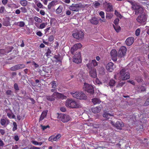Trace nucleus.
Here are the masks:
<instances>
[{
  "label": "nucleus",
  "mask_w": 149,
  "mask_h": 149,
  "mask_svg": "<svg viewBox=\"0 0 149 149\" xmlns=\"http://www.w3.org/2000/svg\"><path fill=\"white\" fill-rule=\"evenodd\" d=\"M101 110L100 108L99 107H96L92 109V112L94 113H97L99 112Z\"/></svg>",
  "instance_id": "obj_25"
},
{
  "label": "nucleus",
  "mask_w": 149,
  "mask_h": 149,
  "mask_svg": "<svg viewBox=\"0 0 149 149\" xmlns=\"http://www.w3.org/2000/svg\"><path fill=\"white\" fill-rule=\"evenodd\" d=\"M112 114H111L108 112H104L103 114V116L107 119H108L110 117L113 116Z\"/></svg>",
  "instance_id": "obj_26"
},
{
  "label": "nucleus",
  "mask_w": 149,
  "mask_h": 149,
  "mask_svg": "<svg viewBox=\"0 0 149 149\" xmlns=\"http://www.w3.org/2000/svg\"><path fill=\"white\" fill-rule=\"evenodd\" d=\"M83 7V6L81 4H72L71 6H70L69 9L72 11L77 12L81 10V8Z\"/></svg>",
  "instance_id": "obj_8"
},
{
  "label": "nucleus",
  "mask_w": 149,
  "mask_h": 149,
  "mask_svg": "<svg viewBox=\"0 0 149 149\" xmlns=\"http://www.w3.org/2000/svg\"><path fill=\"white\" fill-rule=\"evenodd\" d=\"M57 118L63 123L67 122L70 121L71 119L70 117L68 115L63 114H58Z\"/></svg>",
  "instance_id": "obj_7"
},
{
  "label": "nucleus",
  "mask_w": 149,
  "mask_h": 149,
  "mask_svg": "<svg viewBox=\"0 0 149 149\" xmlns=\"http://www.w3.org/2000/svg\"><path fill=\"white\" fill-rule=\"evenodd\" d=\"M17 25L20 27H23L25 25V23L23 21H21L17 22Z\"/></svg>",
  "instance_id": "obj_37"
},
{
  "label": "nucleus",
  "mask_w": 149,
  "mask_h": 149,
  "mask_svg": "<svg viewBox=\"0 0 149 149\" xmlns=\"http://www.w3.org/2000/svg\"><path fill=\"white\" fill-rule=\"evenodd\" d=\"M46 99L47 100L52 101H54V98L52 97V95L51 96H46Z\"/></svg>",
  "instance_id": "obj_41"
},
{
  "label": "nucleus",
  "mask_w": 149,
  "mask_h": 149,
  "mask_svg": "<svg viewBox=\"0 0 149 149\" xmlns=\"http://www.w3.org/2000/svg\"><path fill=\"white\" fill-rule=\"evenodd\" d=\"M40 13L41 15H44L45 14V11L43 10H41L40 12Z\"/></svg>",
  "instance_id": "obj_64"
},
{
  "label": "nucleus",
  "mask_w": 149,
  "mask_h": 149,
  "mask_svg": "<svg viewBox=\"0 0 149 149\" xmlns=\"http://www.w3.org/2000/svg\"><path fill=\"white\" fill-rule=\"evenodd\" d=\"M5 10V8L3 6H1L0 8V13H2L4 12Z\"/></svg>",
  "instance_id": "obj_57"
},
{
  "label": "nucleus",
  "mask_w": 149,
  "mask_h": 149,
  "mask_svg": "<svg viewBox=\"0 0 149 149\" xmlns=\"http://www.w3.org/2000/svg\"><path fill=\"white\" fill-rule=\"evenodd\" d=\"M50 84L52 86V88H56L57 86V84L55 81H52L51 82Z\"/></svg>",
  "instance_id": "obj_31"
},
{
  "label": "nucleus",
  "mask_w": 149,
  "mask_h": 149,
  "mask_svg": "<svg viewBox=\"0 0 149 149\" xmlns=\"http://www.w3.org/2000/svg\"><path fill=\"white\" fill-rule=\"evenodd\" d=\"M57 3L58 1L57 0L52 1L50 3H49L47 6L48 9H50L52 6L57 4Z\"/></svg>",
  "instance_id": "obj_21"
},
{
  "label": "nucleus",
  "mask_w": 149,
  "mask_h": 149,
  "mask_svg": "<svg viewBox=\"0 0 149 149\" xmlns=\"http://www.w3.org/2000/svg\"><path fill=\"white\" fill-rule=\"evenodd\" d=\"M115 83L116 81H115L113 79H111L110 80L109 84V86H110V87H111L114 86Z\"/></svg>",
  "instance_id": "obj_30"
},
{
  "label": "nucleus",
  "mask_w": 149,
  "mask_h": 149,
  "mask_svg": "<svg viewBox=\"0 0 149 149\" xmlns=\"http://www.w3.org/2000/svg\"><path fill=\"white\" fill-rule=\"evenodd\" d=\"M149 105V98L147 99L144 103L145 106Z\"/></svg>",
  "instance_id": "obj_58"
},
{
  "label": "nucleus",
  "mask_w": 149,
  "mask_h": 149,
  "mask_svg": "<svg viewBox=\"0 0 149 149\" xmlns=\"http://www.w3.org/2000/svg\"><path fill=\"white\" fill-rule=\"evenodd\" d=\"M92 102L93 104H100L101 101L99 98H95L92 99Z\"/></svg>",
  "instance_id": "obj_24"
},
{
  "label": "nucleus",
  "mask_w": 149,
  "mask_h": 149,
  "mask_svg": "<svg viewBox=\"0 0 149 149\" xmlns=\"http://www.w3.org/2000/svg\"><path fill=\"white\" fill-rule=\"evenodd\" d=\"M34 19L36 22H39V23H41L42 22V19L37 16H35Z\"/></svg>",
  "instance_id": "obj_39"
},
{
  "label": "nucleus",
  "mask_w": 149,
  "mask_h": 149,
  "mask_svg": "<svg viewBox=\"0 0 149 149\" xmlns=\"http://www.w3.org/2000/svg\"><path fill=\"white\" fill-rule=\"evenodd\" d=\"M113 14L111 13H106V18L108 19H111L113 17Z\"/></svg>",
  "instance_id": "obj_28"
},
{
  "label": "nucleus",
  "mask_w": 149,
  "mask_h": 149,
  "mask_svg": "<svg viewBox=\"0 0 149 149\" xmlns=\"http://www.w3.org/2000/svg\"><path fill=\"white\" fill-rule=\"evenodd\" d=\"M70 93L73 97L77 99L86 100L87 98L86 95L82 91L72 92Z\"/></svg>",
  "instance_id": "obj_2"
},
{
  "label": "nucleus",
  "mask_w": 149,
  "mask_h": 149,
  "mask_svg": "<svg viewBox=\"0 0 149 149\" xmlns=\"http://www.w3.org/2000/svg\"><path fill=\"white\" fill-rule=\"evenodd\" d=\"M63 9L62 6H59L56 10V12L57 14H59L61 13Z\"/></svg>",
  "instance_id": "obj_33"
},
{
  "label": "nucleus",
  "mask_w": 149,
  "mask_h": 149,
  "mask_svg": "<svg viewBox=\"0 0 149 149\" xmlns=\"http://www.w3.org/2000/svg\"><path fill=\"white\" fill-rule=\"evenodd\" d=\"M51 53V50L49 48H48L47 51L46 53V56L47 57H48L50 56V54Z\"/></svg>",
  "instance_id": "obj_45"
},
{
  "label": "nucleus",
  "mask_w": 149,
  "mask_h": 149,
  "mask_svg": "<svg viewBox=\"0 0 149 149\" xmlns=\"http://www.w3.org/2000/svg\"><path fill=\"white\" fill-rule=\"evenodd\" d=\"M3 24L5 26H7L10 25V22L8 20H4L3 22Z\"/></svg>",
  "instance_id": "obj_29"
},
{
  "label": "nucleus",
  "mask_w": 149,
  "mask_h": 149,
  "mask_svg": "<svg viewBox=\"0 0 149 149\" xmlns=\"http://www.w3.org/2000/svg\"><path fill=\"white\" fill-rule=\"evenodd\" d=\"M86 66L89 70L90 76L92 78H96L97 77L96 70L93 66L92 64L88 63L86 64Z\"/></svg>",
  "instance_id": "obj_4"
},
{
  "label": "nucleus",
  "mask_w": 149,
  "mask_h": 149,
  "mask_svg": "<svg viewBox=\"0 0 149 149\" xmlns=\"http://www.w3.org/2000/svg\"><path fill=\"white\" fill-rule=\"evenodd\" d=\"M47 24V22L42 23L39 26V28L40 29H43Z\"/></svg>",
  "instance_id": "obj_35"
},
{
  "label": "nucleus",
  "mask_w": 149,
  "mask_h": 149,
  "mask_svg": "<svg viewBox=\"0 0 149 149\" xmlns=\"http://www.w3.org/2000/svg\"><path fill=\"white\" fill-rule=\"evenodd\" d=\"M4 145L3 141L0 138V147H3Z\"/></svg>",
  "instance_id": "obj_63"
},
{
  "label": "nucleus",
  "mask_w": 149,
  "mask_h": 149,
  "mask_svg": "<svg viewBox=\"0 0 149 149\" xmlns=\"http://www.w3.org/2000/svg\"><path fill=\"white\" fill-rule=\"evenodd\" d=\"M134 10V11L135 14L136 15H138L139 14H141L144 13L143 12L144 8L141 5L137 4H135L133 5L132 7Z\"/></svg>",
  "instance_id": "obj_5"
},
{
  "label": "nucleus",
  "mask_w": 149,
  "mask_h": 149,
  "mask_svg": "<svg viewBox=\"0 0 149 149\" xmlns=\"http://www.w3.org/2000/svg\"><path fill=\"white\" fill-rule=\"evenodd\" d=\"M119 21V20L118 18H117L114 20L113 22V23L115 24V26H117L118 25Z\"/></svg>",
  "instance_id": "obj_44"
},
{
  "label": "nucleus",
  "mask_w": 149,
  "mask_h": 149,
  "mask_svg": "<svg viewBox=\"0 0 149 149\" xmlns=\"http://www.w3.org/2000/svg\"><path fill=\"white\" fill-rule=\"evenodd\" d=\"M88 63L92 64V65L93 67L97 66L98 64L97 62L95 59L92 60L91 62L89 63Z\"/></svg>",
  "instance_id": "obj_34"
},
{
  "label": "nucleus",
  "mask_w": 149,
  "mask_h": 149,
  "mask_svg": "<svg viewBox=\"0 0 149 149\" xmlns=\"http://www.w3.org/2000/svg\"><path fill=\"white\" fill-rule=\"evenodd\" d=\"M72 35L76 39L81 40L84 38V33L81 31H77L74 33H73Z\"/></svg>",
  "instance_id": "obj_10"
},
{
  "label": "nucleus",
  "mask_w": 149,
  "mask_h": 149,
  "mask_svg": "<svg viewBox=\"0 0 149 149\" xmlns=\"http://www.w3.org/2000/svg\"><path fill=\"white\" fill-rule=\"evenodd\" d=\"M83 89L85 91L91 94H93L94 93L93 88L92 85L86 83H84V84Z\"/></svg>",
  "instance_id": "obj_9"
},
{
  "label": "nucleus",
  "mask_w": 149,
  "mask_h": 149,
  "mask_svg": "<svg viewBox=\"0 0 149 149\" xmlns=\"http://www.w3.org/2000/svg\"><path fill=\"white\" fill-rule=\"evenodd\" d=\"M105 10L107 12L113 11V6L110 3L106 2L105 7Z\"/></svg>",
  "instance_id": "obj_14"
},
{
  "label": "nucleus",
  "mask_w": 149,
  "mask_h": 149,
  "mask_svg": "<svg viewBox=\"0 0 149 149\" xmlns=\"http://www.w3.org/2000/svg\"><path fill=\"white\" fill-rule=\"evenodd\" d=\"M65 106L68 107L73 108H79L81 107L80 103L73 100H67L66 102Z\"/></svg>",
  "instance_id": "obj_1"
},
{
  "label": "nucleus",
  "mask_w": 149,
  "mask_h": 149,
  "mask_svg": "<svg viewBox=\"0 0 149 149\" xmlns=\"http://www.w3.org/2000/svg\"><path fill=\"white\" fill-rule=\"evenodd\" d=\"M124 124L121 121H117L115 123V127L117 129L121 130L122 127H124Z\"/></svg>",
  "instance_id": "obj_19"
},
{
  "label": "nucleus",
  "mask_w": 149,
  "mask_h": 149,
  "mask_svg": "<svg viewBox=\"0 0 149 149\" xmlns=\"http://www.w3.org/2000/svg\"><path fill=\"white\" fill-rule=\"evenodd\" d=\"M61 135L60 134H58L56 136L54 135L50 136L48 139L49 141L53 142V141H58L61 137Z\"/></svg>",
  "instance_id": "obj_15"
},
{
  "label": "nucleus",
  "mask_w": 149,
  "mask_h": 149,
  "mask_svg": "<svg viewBox=\"0 0 149 149\" xmlns=\"http://www.w3.org/2000/svg\"><path fill=\"white\" fill-rule=\"evenodd\" d=\"M95 127L96 128H104V126L103 125V124H100L99 125H96Z\"/></svg>",
  "instance_id": "obj_51"
},
{
  "label": "nucleus",
  "mask_w": 149,
  "mask_h": 149,
  "mask_svg": "<svg viewBox=\"0 0 149 149\" xmlns=\"http://www.w3.org/2000/svg\"><path fill=\"white\" fill-rule=\"evenodd\" d=\"M14 89L17 91L19 90V88L18 87L17 84L16 83H15L14 85Z\"/></svg>",
  "instance_id": "obj_53"
},
{
  "label": "nucleus",
  "mask_w": 149,
  "mask_h": 149,
  "mask_svg": "<svg viewBox=\"0 0 149 149\" xmlns=\"http://www.w3.org/2000/svg\"><path fill=\"white\" fill-rule=\"evenodd\" d=\"M20 4L24 6H25L27 5L28 1L26 0H21L20 2Z\"/></svg>",
  "instance_id": "obj_32"
},
{
  "label": "nucleus",
  "mask_w": 149,
  "mask_h": 149,
  "mask_svg": "<svg viewBox=\"0 0 149 149\" xmlns=\"http://www.w3.org/2000/svg\"><path fill=\"white\" fill-rule=\"evenodd\" d=\"M74 56L73 62L77 63L81 62V60L80 58V53L79 52H77Z\"/></svg>",
  "instance_id": "obj_11"
},
{
  "label": "nucleus",
  "mask_w": 149,
  "mask_h": 149,
  "mask_svg": "<svg viewBox=\"0 0 149 149\" xmlns=\"http://www.w3.org/2000/svg\"><path fill=\"white\" fill-rule=\"evenodd\" d=\"M20 9L22 12L25 13L27 12V10L25 7H21L20 8Z\"/></svg>",
  "instance_id": "obj_46"
},
{
  "label": "nucleus",
  "mask_w": 149,
  "mask_h": 149,
  "mask_svg": "<svg viewBox=\"0 0 149 149\" xmlns=\"http://www.w3.org/2000/svg\"><path fill=\"white\" fill-rule=\"evenodd\" d=\"M7 116L9 118H14L15 116L14 115L13 116H12V114L9 113H7Z\"/></svg>",
  "instance_id": "obj_56"
},
{
  "label": "nucleus",
  "mask_w": 149,
  "mask_h": 149,
  "mask_svg": "<svg viewBox=\"0 0 149 149\" xmlns=\"http://www.w3.org/2000/svg\"><path fill=\"white\" fill-rule=\"evenodd\" d=\"M31 142L33 144L35 145L41 146L43 143L42 142H38L35 141H31Z\"/></svg>",
  "instance_id": "obj_36"
},
{
  "label": "nucleus",
  "mask_w": 149,
  "mask_h": 149,
  "mask_svg": "<svg viewBox=\"0 0 149 149\" xmlns=\"http://www.w3.org/2000/svg\"><path fill=\"white\" fill-rule=\"evenodd\" d=\"M40 127L41 129L43 130L46 129L47 128H49V125H47V126H43L42 125H41Z\"/></svg>",
  "instance_id": "obj_49"
},
{
  "label": "nucleus",
  "mask_w": 149,
  "mask_h": 149,
  "mask_svg": "<svg viewBox=\"0 0 149 149\" xmlns=\"http://www.w3.org/2000/svg\"><path fill=\"white\" fill-rule=\"evenodd\" d=\"M9 123L8 121L4 119H1L0 120L1 124L4 127H5Z\"/></svg>",
  "instance_id": "obj_23"
},
{
  "label": "nucleus",
  "mask_w": 149,
  "mask_h": 149,
  "mask_svg": "<svg viewBox=\"0 0 149 149\" xmlns=\"http://www.w3.org/2000/svg\"><path fill=\"white\" fill-rule=\"evenodd\" d=\"M3 4L6 5L8 2V0H1Z\"/></svg>",
  "instance_id": "obj_59"
},
{
  "label": "nucleus",
  "mask_w": 149,
  "mask_h": 149,
  "mask_svg": "<svg viewBox=\"0 0 149 149\" xmlns=\"http://www.w3.org/2000/svg\"><path fill=\"white\" fill-rule=\"evenodd\" d=\"M120 77L121 79L126 80L130 78V74L127 70L125 68L122 69L120 72Z\"/></svg>",
  "instance_id": "obj_3"
},
{
  "label": "nucleus",
  "mask_w": 149,
  "mask_h": 149,
  "mask_svg": "<svg viewBox=\"0 0 149 149\" xmlns=\"http://www.w3.org/2000/svg\"><path fill=\"white\" fill-rule=\"evenodd\" d=\"M125 83L121 82L118 84L117 86L116 87L118 88H120L122 87L124 84Z\"/></svg>",
  "instance_id": "obj_55"
},
{
  "label": "nucleus",
  "mask_w": 149,
  "mask_h": 149,
  "mask_svg": "<svg viewBox=\"0 0 149 149\" xmlns=\"http://www.w3.org/2000/svg\"><path fill=\"white\" fill-rule=\"evenodd\" d=\"M110 54L112 60L114 61H116L117 56H118L117 51L115 49H113L111 51Z\"/></svg>",
  "instance_id": "obj_16"
},
{
  "label": "nucleus",
  "mask_w": 149,
  "mask_h": 149,
  "mask_svg": "<svg viewBox=\"0 0 149 149\" xmlns=\"http://www.w3.org/2000/svg\"><path fill=\"white\" fill-rule=\"evenodd\" d=\"M63 1L67 4H69L70 2V0H62Z\"/></svg>",
  "instance_id": "obj_61"
},
{
  "label": "nucleus",
  "mask_w": 149,
  "mask_h": 149,
  "mask_svg": "<svg viewBox=\"0 0 149 149\" xmlns=\"http://www.w3.org/2000/svg\"><path fill=\"white\" fill-rule=\"evenodd\" d=\"M14 127L13 128V130H17V125L15 122L13 123Z\"/></svg>",
  "instance_id": "obj_60"
},
{
  "label": "nucleus",
  "mask_w": 149,
  "mask_h": 149,
  "mask_svg": "<svg viewBox=\"0 0 149 149\" xmlns=\"http://www.w3.org/2000/svg\"><path fill=\"white\" fill-rule=\"evenodd\" d=\"M115 67L113 64L111 62L109 63L106 66L107 69L110 72H112Z\"/></svg>",
  "instance_id": "obj_18"
},
{
  "label": "nucleus",
  "mask_w": 149,
  "mask_h": 149,
  "mask_svg": "<svg viewBox=\"0 0 149 149\" xmlns=\"http://www.w3.org/2000/svg\"><path fill=\"white\" fill-rule=\"evenodd\" d=\"M47 111H43L41 115L40 118V120H42L45 117H46L47 114Z\"/></svg>",
  "instance_id": "obj_27"
},
{
  "label": "nucleus",
  "mask_w": 149,
  "mask_h": 149,
  "mask_svg": "<svg viewBox=\"0 0 149 149\" xmlns=\"http://www.w3.org/2000/svg\"><path fill=\"white\" fill-rule=\"evenodd\" d=\"M99 14L102 18L104 19V13L103 11H100V12Z\"/></svg>",
  "instance_id": "obj_47"
},
{
  "label": "nucleus",
  "mask_w": 149,
  "mask_h": 149,
  "mask_svg": "<svg viewBox=\"0 0 149 149\" xmlns=\"http://www.w3.org/2000/svg\"><path fill=\"white\" fill-rule=\"evenodd\" d=\"M140 32V30L139 29H137L136 31L135 34L136 36H139Z\"/></svg>",
  "instance_id": "obj_50"
},
{
  "label": "nucleus",
  "mask_w": 149,
  "mask_h": 149,
  "mask_svg": "<svg viewBox=\"0 0 149 149\" xmlns=\"http://www.w3.org/2000/svg\"><path fill=\"white\" fill-rule=\"evenodd\" d=\"M100 5V3L97 1L95 2V3L94 4V7L95 8H97Z\"/></svg>",
  "instance_id": "obj_54"
},
{
  "label": "nucleus",
  "mask_w": 149,
  "mask_h": 149,
  "mask_svg": "<svg viewBox=\"0 0 149 149\" xmlns=\"http://www.w3.org/2000/svg\"><path fill=\"white\" fill-rule=\"evenodd\" d=\"M54 37L53 35L49 36L48 38V40L50 42H52L54 40Z\"/></svg>",
  "instance_id": "obj_52"
},
{
  "label": "nucleus",
  "mask_w": 149,
  "mask_h": 149,
  "mask_svg": "<svg viewBox=\"0 0 149 149\" xmlns=\"http://www.w3.org/2000/svg\"><path fill=\"white\" fill-rule=\"evenodd\" d=\"M115 14L118 17L120 18H122V16L116 10H115Z\"/></svg>",
  "instance_id": "obj_40"
},
{
  "label": "nucleus",
  "mask_w": 149,
  "mask_h": 149,
  "mask_svg": "<svg viewBox=\"0 0 149 149\" xmlns=\"http://www.w3.org/2000/svg\"><path fill=\"white\" fill-rule=\"evenodd\" d=\"M18 70L21 69L25 68V65L23 64L17 65Z\"/></svg>",
  "instance_id": "obj_42"
},
{
  "label": "nucleus",
  "mask_w": 149,
  "mask_h": 149,
  "mask_svg": "<svg viewBox=\"0 0 149 149\" xmlns=\"http://www.w3.org/2000/svg\"><path fill=\"white\" fill-rule=\"evenodd\" d=\"M82 47V45L80 43L76 44L74 45L73 47L71 48L70 50V52L73 54H74V52L76 50L80 49Z\"/></svg>",
  "instance_id": "obj_13"
},
{
  "label": "nucleus",
  "mask_w": 149,
  "mask_h": 149,
  "mask_svg": "<svg viewBox=\"0 0 149 149\" xmlns=\"http://www.w3.org/2000/svg\"><path fill=\"white\" fill-rule=\"evenodd\" d=\"M12 92L11 90H8L6 91V94L7 95H11Z\"/></svg>",
  "instance_id": "obj_62"
},
{
  "label": "nucleus",
  "mask_w": 149,
  "mask_h": 149,
  "mask_svg": "<svg viewBox=\"0 0 149 149\" xmlns=\"http://www.w3.org/2000/svg\"><path fill=\"white\" fill-rule=\"evenodd\" d=\"M134 41V38L132 37H129L126 39L125 42L127 45L130 46L133 43Z\"/></svg>",
  "instance_id": "obj_20"
},
{
  "label": "nucleus",
  "mask_w": 149,
  "mask_h": 149,
  "mask_svg": "<svg viewBox=\"0 0 149 149\" xmlns=\"http://www.w3.org/2000/svg\"><path fill=\"white\" fill-rule=\"evenodd\" d=\"M126 51L127 48L125 47H121L118 52V56L120 57L124 56L126 54Z\"/></svg>",
  "instance_id": "obj_12"
},
{
  "label": "nucleus",
  "mask_w": 149,
  "mask_h": 149,
  "mask_svg": "<svg viewBox=\"0 0 149 149\" xmlns=\"http://www.w3.org/2000/svg\"><path fill=\"white\" fill-rule=\"evenodd\" d=\"M36 5L38 8H43V5L40 2H39L37 3V4H36Z\"/></svg>",
  "instance_id": "obj_48"
},
{
  "label": "nucleus",
  "mask_w": 149,
  "mask_h": 149,
  "mask_svg": "<svg viewBox=\"0 0 149 149\" xmlns=\"http://www.w3.org/2000/svg\"><path fill=\"white\" fill-rule=\"evenodd\" d=\"M113 27L116 31L117 32H119L121 28L120 26L118 25L116 26L113 25Z\"/></svg>",
  "instance_id": "obj_38"
},
{
  "label": "nucleus",
  "mask_w": 149,
  "mask_h": 149,
  "mask_svg": "<svg viewBox=\"0 0 149 149\" xmlns=\"http://www.w3.org/2000/svg\"><path fill=\"white\" fill-rule=\"evenodd\" d=\"M10 70H11L13 71L18 70L17 65H16L11 67L10 68Z\"/></svg>",
  "instance_id": "obj_43"
},
{
  "label": "nucleus",
  "mask_w": 149,
  "mask_h": 149,
  "mask_svg": "<svg viewBox=\"0 0 149 149\" xmlns=\"http://www.w3.org/2000/svg\"><path fill=\"white\" fill-rule=\"evenodd\" d=\"M90 22L91 23L94 25L97 24L99 22L98 20L95 17H92L90 20Z\"/></svg>",
  "instance_id": "obj_22"
},
{
  "label": "nucleus",
  "mask_w": 149,
  "mask_h": 149,
  "mask_svg": "<svg viewBox=\"0 0 149 149\" xmlns=\"http://www.w3.org/2000/svg\"><path fill=\"white\" fill-rule=\"evenodd\" d=\"M52 97L54 98V100L56 98H62L63 97V95L57 92H55L52 95Z\"/></svg>",
  "instance_id": "obj_17"
},
{
  "label": "nucleus",
  "mask_w": 149,
  "mask_h": 149,
  "mask_svg": "<svg viewBox=\"0 0 149 149\" xmlns=\"http://www.w3.org/2000/svg\"><path fill=\"white\" fill-rule=\"evenodd\" d=\"M148 16L145 13L141 14L136 19L137 22L139 23L145 24L146 22Z\"/></svg>",
  "instance_id": "obj_6"
}]
</instances>
